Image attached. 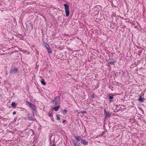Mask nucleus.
I'll use <instances>...</instances> for the list:
<instances>
[{"mask_svg":"<svg viewBox=\"0 0 146 146\" xmlns=\"http://www.w3.org/2000/svg\"><path fill=\"white\" fill-rule=\"evenodd\" d=\"M41 82V84L44 86L46 85V84L44 82V80L43 79H42L40 80Z\"/></svg>","mask_w":146,"mask_h":146,"instance_id":"nucleus-7","label":"nucleus"},{"mask_svg":"<svg viewBox=\"0 0 146 146\" xmlns=\"http://www.w3.org/2000/svg\"><path fill=\"white\" fill-rule=\"evenodd\" d=\"M28 118L30 120H32L33 119V116H30L29 114H28Z\"/></svg>","mask_w":146,"mask_h":146,"instance_id":"nucleus-11","label":"nucleus"},{"mask_svg":"<svg viewBox=\"0 0 146 146\" xmlns=\"http://www.w3.org/2000/svg\"><path fill=\"white\" fill-rule=\"evenodd\" d=\"M16 112H15V111H14V112H13V115H15V114H16Z\"/></svg>","mask_w":146,"mask_h":146,"instance_id":"nucleus-25","label":"nucleus"},{"mask_svg":"<svg viewBox=\"0 0 146 146\" xmlns=\"http://www.w3.org/2000/svg\"><path fill=\"white\" fill-rule=\"evenodd\" d=\"M138 100L140 101V102H143V100L141 96H140V98Z\"/></svg>","mask_w":146,"mask_h":146,"instance_id":"nucleus-13","label":"nucleus"},{"mask_svg":"<svg viewBox=\"0 0 146 146\" xmlns=\"http://www.w3.org/2000/svg\"><path fill=\"white\" fill-rule=\"evenodd\" d=\"M104 113L106 115V116L109 117L111 115V114L109 112L107 111L106 110H104Z\"/></svg>","mask_w":146,"mask_h":146,"instance_id":"nucleus-6","label":"nucleus"},{"mask_svg":"<svg viewBox=\"0 0 146 146\" xmlns=\"http://www.w3.org/2000/svg\"><path fill=\"white\" fill-rule=\"evenodd\" d=\"M115 20L116 21V22H117V20H118L119 19V17L118 16H115Z\"/></svg>","mask_w":146,"mask_h":146,"instance_id":"nucleus-20","label":"nucleus"},{"mask_svg":"<svg viewBox=\"0 0 146 146\" xmlns=\"http://www.w3.org/2000/svg\"><path fill=\"white\" fill-rule=\"evenodd\" d=\"M18 70V68H14L11 69L10 70V72L11 73H16Z\"/></svg>","mask_w":146,"mask_h":146,"instance_id":"nucleus-5","label":"nucleus"},{"mask_svg":"<svg viewBox=\"0 0 146 146\" xmlns=\"http://www.w3.org/2000/svg\"><path fill=\"white\" fill-rule=\"evenodd\" d=\"M65 122V120H64L63 121V123H64V122Z\"/></svg>","mask_w":146,"mask_h":146,"instance_id":"nucleus-29","label":"nucleus"},{"mask_svg":"<svg viewBox=\"0 0 146 146\" xmlns=\"http://www.w3.org/2000/svg\"><path fill=\"white\" fill-rule=\"evenodd\" d=\"M26 105L30 107L31 109L32 110L33 112L35 111L36 110V108L35 106L31 102L27 101L26 102Z\"/></svg>","mask_w":146,"mask_h":146,"instance_id":"nucleus-2","label":"nucleus"},{"mask_svg":"<svg viewBox=\"0 0 146 146\" xmlns=\"http://www.w3.org/2000/svg\"><path fill=\"white\" fill-rule=\"evenodd\" d=\"M22 26H23V27H24V26H23V24H22Z\"/></svg>","mask_w":146,"mask_h":146,"instance_id":"nucleus-32","label":"nucleus"},{"mask_svg":"<svg viewBox=\"0 0 146 146\" xmlns=\"http://www.w3.org/2000/svg\"><path fill=\"white\" fill-rule=\"evenodd\" d=\"M80 113V112H78V110H76L74 111V113L75 114H77L78 115Z\"/></svg>","mask_w":146,"mask_h":146,"instance_id":"nucleus-18","label":"nucleus"},{"mask_svg":"<svg viewBox=\"0 0 146 146\" xmlns=\"http://www.w3.org/2000/svg\"><path fill=\"white\" fill-rule=\"evenodd\" d=\"M17 105V104H16L14 102H13L11 104V106L12 107L14 108L15 107V106Z\"/></svg>","mask_w":146,"mask_h":146,"instance_id":"nucleus-15","label":"nucleus"},{"mask_svg":"<svg viewBox=\"0 0 146 146\" xmlns=\"http://www.w3.org/2000/svg\"><path fill=\"white\" fill-rule=\"evenodd\" d=\"M144 16V14H143V17Z\"/></svg>","mask_w":146,"mask_h":146,"instance_id":"nucleus-31","label":"nucleus"},{"mask_svg":"<svg viewBox=\"0 0 146 146\" xmlns=\"http://www.w3.org/2000/svg\"><path fill=\"white\" fill-rule=\"evenodd\" d=\"M115 62L114 61V60H113V62H111V64H114V63Z\"/></svg>","mask_w":146,"mask_h":146,"instance_id":"nucleus-24","label":"nucleus"},{"mask_svg":"<svg viewBox=\"0 0 146 146\" xmlns=\"http://www.w3.org/2000/svg\"><path fill=\"white\" fill-rule=\"evenodd\" d=\"M49 116L51 117H52L51 114H49Z\"/></svg>","mask_w":146,"mask_h":146,"instance_id":"nucleus-27","label":"nucleus"},{"mask_svg":"<svg viewBox=\"0 0 146 146\" xmlns=\"http://www.w3.org/2000/svg\"><path fill=\"white\" fill-rule=\"evenodd\" d=\"M74 146H81L80 144L79 143L78 144L76 143L75 142L74 143Z\"/></svg>","mask_w":146,"mask_h":146,"instance_id":"nucleus-14","label":"nucleus"},{"mask_svg":"<svg viewBox=\"0 0 146 146\" xmlns=\"http://www.w3.org/2000/svg\"><path fill=\"white\" fill-rule=\"evenodd\" d=\"M63 16L62 15L60 16L59 15L57 17L58 20L59 21H61L62 19Z\"/></svg>","mask_w":146,"mask_h":146,"instance_id":"nucleus-9","label":"nucleus"},{"mask_svg":"<svg viewBox=\"0 0 146 146\" xmlns=\"http://www.w3.org/2000/svg\"><path fill=\"white\" fill-rule=\"evenodd\" d=\"M27 25L28 27H33V25L31 23L27 22Z\"/></svg>","mask_w":146,"mask_h":146,"instance_id":"nucleus-8","label":"nucleus"},{"mask_svg":"<svg viewBox=\"0 0 146 146\" xmlns=\"http://www.w3.org/2000/svg\"><path fill=\"white\" fill-rule=\"evenodd\" d=\"M47 50L49 53H51V52H52L50 46L49 47H48V48H47Z\"/></svg>","mask_w":146,"mask_h":146,"instance_id":"nucleus-12","label":"nucleus"},{"mask_svg":"<svg viewBox=\"0 0 146 146\" xmlns=\"http://www.w3.org/2000/svg\"><path fill=\"white\" fill-rule=\"evenodd\" d=\"M20 22H21V21H22V20H21V19H22V18H21V17H20Z\"/></svg>","mask_w":146,"mask_h":146,"instance_id":"nucleus-28","label":"nucleus"},{"mask_svg":"<svg viewBox=\"0 0 146 146\" xmlns=\"http://www.w3.org/2000/svg\"><path fill=\"white\" fill-rule=\"evenodd\" d=\"M109 96L110 97L109 98L111 100L113 98V96L112 95H109Z\"/></svg>","mask_w":146,"mask_h":146,"instance_id":"nucleus-21","label":"nucleus"},{"mask_svg":"<svg viewBox=\"0 0 146 146\" xmlns=\"http://www.w3.org/2000/svg\"><path fill=\"white\" fill-rule=\"evenodd\" d=\"M55 146V144L54 142L52 141V142H51V146Z\"/></svg>","mask_w":146,"mask_h":146,"instance_id":"nucleus-16","label":"nucleus"},{"mask_svg":"<svg viewBox=\"0 0 146 146\" xmlns=\"http://www.w3.org/2000/svg\"><path fill=\"white\" fill-rule=\"evenodd\" d=\"M64 6L65 8L66 16L67 17L69 16L70 13L69 5L67 4H64Z\"/></svg>","mask_w":146,"mask_h":146,"instance_id":"nucleus-3","label":"nucleus"},{"mask_svg":"<svg viewBox=\"0 0 146 146\" xmlns=\"http://www.w3.org/2000/svg\"><path fill=\"white\" fill-rule=\"evenodd\" d=\"M56 118H57V120H60V117H59V116L58 115H56Z\"/></svg>","mask_w":146,"mask_h":146,"instance_id":"nucleus-17","label":"nucleus"},{"mask_svg":"<svg viewBox=\"0 0 146 146\" xmlns=\"http://www.w3.org/2000/svg\"><path fill=\"white\" fill-rule=\"evenodd\" d=\"M50 118H51V119L52 120H53V117H51Z\"/></svg>","mask_w":146,"mask_h":146,"instance_id":"nucleus-26","label":"nucleus"},{"mask_svg":"<svg viewBox=\"0 0 146 146\" xmlns=\"http://www.w3.org/2000/svg\"><path fill=\"white\" fill-rule=\"evenodd\" d=\"M60 102V97L58 96L56 97L55 99L53 100V104H57L59 102Z\"/></svg>","mask_w":146,"mask_h":146,"instance_id":"nucleus-4","label":"nucleus"},{"mask_svg":"<svg viewBox=\"0 0 146 146\" xmlns=\"http://www.w3.org/2000/svg\"><path fill=\"white\" fill-rule=\"evenodd\" d=\"M80 113H85L86 112L85 111H80Z\"/></svg>","mask_w":146,"mask_h":146,"instance_id":"nucleus-23","label":"nucleus"},{"mask_svg":"<svg viewBox=\"0 0 146 146\" xmlns=\"http://www.w3.org/2000/svg\"><path fill=\"white\" fill-rule=\"evenodd\" d=\"M134 27H137V26H135Z\"/></svg>","mask_w":146,"mask_h":146,"instance_id":"nucleus-30","label":"nucleus"},{"mask_svg":"<svg viewBox=\"0 0 146 146\" xmlns=\"http://www.w3.org/2000/svg\"><path fill=\"white\" fill-rule=\"evenodd\" d=\"M67 111L66 110H64L63 111V113H66Z\"/></svg>","mask_w":146,"mask_h":146,"instance_id":"nucleus-22","label":"nucleus"},{"mask_svg":"<svg viewBox=\"0 0 146 146\" xmlns=\"http://www.w3.org/2000/svg\"><path fill=\"white\" fill-rule=\"evenodd\" d=\"M59 106H58L55 107H54L53 109L55 111H57L59 108Z\"/></svg>","mask_w":146,"mask_h":146,"instance_id":"nucleus-10","label":"nucleus"},{"mask_svg":"<svg viewBox=\"0 0 146 146\" xmlns=\"http://www.w3.org/2000/svg\"><path fill=\"white\" fill-rule=\"evenodd\" d=\"M44 46L46 48H48V47H49L50 46L49 45H48V44H45Z\"/></svg>","mask_w":146,"mask_h":146,"instance_id":"nucleus-19","label":"nucleus"},{"mask_svg":"<svg viewBox=\"0 0 146 146\" xmlns=\"http://www.w3.org/2000/svg\"><path fill=\"white\" fill-rule=\"evenodd\" d=\"M74 137L78 141H80L81 143L83 145H87L88 144V142L86 140L82 139L81 136L75 135Z\"/></svg>","mask_w":146,"mask_h":146,"instance_id":"nucleus-1","label":"nucleus"}]
</instances>
